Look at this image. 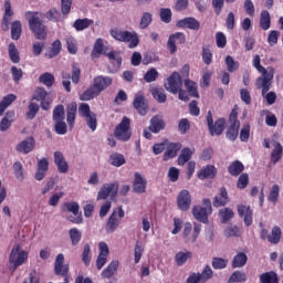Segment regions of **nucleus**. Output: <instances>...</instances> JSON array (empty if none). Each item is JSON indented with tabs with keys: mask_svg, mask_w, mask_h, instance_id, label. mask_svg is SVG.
<instances>
[{
	"mask_svg": "<svg viewBox=\"0 0 283 283\" xmlns=\"http://www.w3.org/2000/svg\"><path fill=\"white\" fill-rule=\"evenodd\" d=\"M113 81L109 76L98 75L94 77L93 85L80 95V101H92V98H96L101 92H105L112 85Z\"/></svg>",
	"mask_w": 283,
	"mask_h": 283,
	"instance_id": "obj_1",
	"label": "nucleus"
},
{
	"mask_svg": "<svg viewBox=\"0 0 283 283\" xmlns=\"http://www.w3.org/2000/svg\"><path fill=\"white\" fill-rule=\"evenodd\" d=\"M271 85H273V71H270L266 77H259L256 80V87L262 88V96L265 98L268 105H274L275 101H277V95L275 92H269L271 90Z\"/></svg>",
	"mask_w": 283,
	"mask_h": 283,
	"instance_id": "obj_2",
	"label": "nucleus"
},
{
	"mask_svg": "<svg viewBox=\"0 0 283 283\" xmlns=\"http://www.w3.org/2000/svg\"><path fill=\"white\" fill-rule=\"evenodd\" d=\"M109 34L113 36V39H115V41H119L120 43H128V48L130 50L138 48V43H140V39L138 38V33H136V31L112 29Z\"/></svg>",
	"mask_w": 283,
	"mask_h": 283,
	"instance_id": "obj_3",
	"label": "nucleus"
},
{
	"mask_svg": "<svg viewBox=\"0 0 283 283\" xmlns=\"http://www.w3.org/2000/svg\"><path fill=\"white\" fill-rule=\"evenodd\" d=\"M28 251L21 250V245L15 243L9 254L10 271L14 273L19 266H23L28 262Z\"/></svg>",
	"mask_w": 283,
	"mask_h": 283,
	"instance_id": "obj_4",
	"label": "nucleus"
},
{
	"mask_svg": "<svg viewBox=\"0 0 283 283\" xmlns=\"http://www.w3.org/2000/svg\"><path fill=\"white\" fill-rule=\"evenodd\" d=\"M25 17L29 21V28L31 32H33L35 39L43 41L45 36H48V32L45 31V25H43L41 19L36 17V13L32 12H27Z\"/></svg>",
	"mask_w": 283,
	"mask_h": 283,
	"instance_id": "obj_5",
	"label": "nucleus"
},
{
	"mask_svg": "<svg viewBox=\"0 0 283 283\" xmlns=\"http://www.w3.org/2000/svg\"><path fill=\"white\" fill-rule=\"evenodd\" d=\"M213 212V208L211 207V200L203 199L202 206H195L192 208V216L195 220L207 224L209 222V216Z\"/></svg>",
	"mask_w": 283,
	"mask_h": 283,
	"instance_id": "obj_6",
	"label": "nucleus"
},
{
	"mask_svg": "<svg viewBox=\"0 0 283 283\" xmlns=\"http://www.w3.org/2000/svg\"><path fill=\"white\" fill-rule=\"evenodd\" d=\"M114 136L124 143L132 138V120L128 117H123L122 122L115 127Z\"/></svg>",
	"mask_w": 283,
	"mask_h": 283,
	"instance_id": "obj_7",
	"label": "nucleus"
},
{
	"mask_svg": "<svg viewBox=\"0 0 283 283\" xmlns=\"http://www.w3.org/2000/svg\"><path fill=\"white\" fill-rule=\"evenodd\" d=\"M78 114L85 118L87 127H90L92 132H96L98 122L96 119V114L90 109V104L82 103L78 107Z\"/></svg>",
	"mask_w": 283,
	"mask_h": 283,
	"instance_id": "obj_8",
	"label": "nucleus"
},
{
	"mask_svg": "<svg viewBox=\"0 0 283 283\" xmlns=\"http://www.w3.org/2000/svg\"><path fill=\"white\" fill-rule=\"evenodd\" d=\"M122 218H125V210H123V207H119L117 210H114L112 212V214L109 216L106 222L107 233H114V231L118 229Z\"/></svg>",
	"mask_w": 283,
	"mask_h": 283,
	"instance_id": "obj_9",
	"label": "nucleus"
},
{
	"mask_svg": "<svg viewBox=\"0 0 283 283\" xmlns=\"http://www.w3.org/2000/svg\"><path fill=\"white\" fill-rule=\"evenodd\" d=\"M165 90L170 94H178V91L182 87V77L180 73L174 72L164 83Z\"/></svg>",
	"mask_w": 283,
	"mask_h": 283,
	"instance_id": "obj_10",
	"label": "nucleus"
},
{
	"mask_svg": "<svg viewBox=\"0 0 283 283\" xmlns=\"http://www.w3.org/2000/svg\"><path fill=\"white\" fill-rule=\"evenodd\" d=\"M230 127L227 132V138L229 140H235L240 130V122L238 120V111L233 109L229 117Z\"/></svg>",
	"mask_w": 283,
	"mask_h": 283,
	"instance_id": "obj_11",
	"label": "nucleus"
},
{
	"mask_svg": "<svg viewBox=\"0 0 283 283\" xmlns=\"http://www.w3.org/2000/svg\"><path fill=\"white\" fill-rule=\"evenodd\" d=\"M118 193V182L103 186L97 195V200H107V198H116Z\"/></svg>",
	"mask_w": 283,
	"mask_h": 283,
	"instance_id": "obj_12",
	"label": "nucleus"
},
{
	"mask_svg": "<svg viewBox=\"0 0 283 283\" xmlns=\"http://www.w3.org/2000/svg\"><path fill=\"white\" fill-rule=\"evenodd\" d=\"M133 105L140 116L147 115V109H149V103L147 102V98H145V95H143V93L139 92L135 95Z\"/></svg>",
	"mask_w": 283,
	"mask_h": 283,
	"instance_id": "obj_13",
	"label": "nucleus"
},
{
	"mask_svg": "<svg viewBox=\"0 0 283 283\" xmlns=\"http://www.w3.org/2000/svg\"><path fill=\"white\" fill-rule=\"evenodd\" d=\"M176 41L180 43V45H184V43H187V38L185 36V33L177 32L175 34L169 35L167 48L170 54H176L178 50V46H176Z\"/></svg>",
	"mask_w": 283,
	"mask_h": 283,
	"instance_id": "obj_14",
	"label": "nucleus"
},
{
	"mask_svg": "<svg viewBox=\"0 0 283 283\" xmlns=\"http://www.w3.org/2000/svg\"><path fill=\"white\" fill-rule=\"evenodd\" d=\"M177 207L180 211H189L191 209V193L189 190H181L177 197Z\"/></svg>",
	"mask_w": 283,
	"mask_h": 283,
	"instance_id": "obj_15",
	"label": "nucleus"
},
{
	"mask_svg": "<svg viewBox=\"0 0 283 283\" xmlns=\"http://www.w3.org/2000/svg\"><path fill=\"white\" fill-rule=\"evenodd\" d=\"M133 191H134V193H146L147 192V179L140 172L134 174Z\"/></svg>",
	"mask_w": 283,
	"mask_h": 283,
	"instance_id": "obj_16",
	"label": "nucleus"
},
{
	"mask_svg": "<svg viewBox=\"0 0 283 283\" xmlns=\"http://www.w3.org/2000/svg\"><path fill=\"white\" fill-rule=\"evenodd\" d=\"M99 254L96 260V266L98 271L103 269L104 264H107V255H109V247H107V243L99 242L98 243Z\"/></svg>",
	"mask_w": 283,
	"mask_h": 283,
	"instance_id": "obj_17",
	"label": "nucleus"
},
{
	"mask_svg": "<svg viewBox=\"0 0 283 283\" xmlns=\"http://www.w3.org/2000/svg\"><path fill=\"white\" fill-rule=\"evenodd\" d=\"M54 163L57 167V171L60 174H67L70 171V165H67V160H65V156H63V153L55 151L54 153Z\"/></svg>",
	"mask_w": 283,
	"mask_h": 283,
	"instance_id": "obj_18",
	"label": "nucleus"
},
{
	"mask_svg": "<svg viewBox=\"0 0 283 283\" xmlns=\"http://www.w3.org/2000/svg\"><path fill=\"white\" fill-rule=\"evenodd\" d=\"M238 214L240 218H244L245 227L253 224V210H251V207L244 205L238 206Z\"/></svg>",
	"mask_w": 283,
	"mask_h": 283,
	"instance_id": "obj_19",
	"label": "nucleus"
},
{
	"mask_svg": "<svg viewBox=\"0 0 283 283\" xmlns=\"http://www.w3.org/2000/svg\"><path fill=\"white\" fill-rule=\"evenodd\" d=\"M177 28L195 30V32H198V30H200V21H198L196 18H185L177 21Z\"/></svg>",
	"mask_w": 283,
	"mask_h": 283,
	"instance_id": "obj_20",
	"label": "nucleus"
},
{
	"mask_svg": "<svg viewBox=\"0 0 283 283\" xmlns=\"http://www.w3.org/2000/svg\"><path fill=\"white\" fill-rule=\"evenodd\" d=\"M148 129L153 134H158V133L163 132V129H165V119H163V117H160L158 115H155L150 119V124H149Z\"/></svg>",
	"mask_w": 283,
	"mask_h": 283,
	"instance_id": "obj_21",
	"label": "nucleus"
},
{
	"mask_svg": "<svg viewBox=\"0 0 283 283\" xmlns=\"http://www.w3.org/2000/svg\"><path fill=\"white\" fill-rule=\"evenodd\" d=\"M20 154H30L34 149V138L28 137L27 139L19 143L15 147Z\"/></svg>",
	"mask_w": 283,
	"mask_h": 283,
	"instance_id": "obj_22",
	"label": "nucleus"
},
{
	"mask_svg": "<svg viewBox=\"0 0 283 283\" xmlns=\"http://www.w3.org/2000/svg\"><path fill=\"white\" fill-rule=\"evenodd\" d=\"M229 202V193L227 188L222 187L220 193L213 198V207H224Z\"/></svg>",
	"mask_w": 283,
	"mask_h": 283,
	"instance_id": "obj_23",
	"label": "nucleus"
},
{
	"mask_svg": "<svg viewBox=\"0 0 283 283\" xmlns=\"http://www.w3.org/2000/svg\"><path fill=\"white\" fill-rule=\"evenodd\" d=\"M78 109V105L76 102L71 103L66 109V123H69L70 127H74V122L76 120V112Z\"/></svg>",
	"mask_w": 283,
	"mask_h": 283,
	"instance_id": "obj_24",
	"label": "nucleus"
},
{
	"mask_svg": "<svg viewBox=\"0 0 283 283\" xmlns=\"http://www.w3.org/2000/svg\"><path fill=\"white\" fill-rule=\"evenodd\" d=\"M253 65L262 74L261 78H266L269 76V72H272V76H275V69L260 65V55H255L253 60Z\"/></svg>",
	"mask_w": 283,
	"mask_h": 283,
	"instance_id": "obj_25",
	"label": "nucleus"
},
{
	"mask_svg": "<svg viewBox=\"0 0 283 283\" xmlns=\"http://www.w3.org/2000/svg\"><path fill=\"white\" fill-rule=\"evenodd\" d=\"M182 146L179 143H171L167 146L166 151L164 154V160H169L171 158H176L178 151Z\"/></svg>",
	"mask_w": 283,
	"mask_h": 283,
	"instance_id": "obj_26",
	"label": "nucleus"
},
{
	"mask_svg": "<svg viewBox=\"0 0 283 283\" xmlns=\"http://www.w3.org/2000/svg\"><path fill=\"white\" fill-rule=\"evenodd\" d=\"M101 54H104V55L107 54V48L103 44L102 39H97L93 46L91 56H92V59H98V56H101Z\"/></svg>",
	"mask_w": 283,
	"mask_h": 283,
	"instance_id": "obj_27",
	"label": "nucleus"
},
{
	"mask_svg": "<svg viewBox=\"0 0 283 283\" xmlns=\"http://www.w3.org/2000/svg\"><path fill=\"white\" fill-rule=\"evenodd\" d=\"M216 174H217L216 168L213 166L209 165V166H206L205 168H202L198 172V178L200 180L211 179V178H216Z\"/></svg>",
	"mask_w": 283,
	"mask_h": 283,
	"instance_id": "obj_28",
	"label": "nucleus"
},
{
	"mask_svg": "<svg viewBox=\"0 0 283 283\" xmlns=\"http://www.w3.org/2000/svg\"><path fill=\"white\" fill-rule=\"evenodd\" d=\"M119 264L120 263L116 260L112 261L109 265L102 272V277H104L105 280H109V277H114V274L116 273V271H118Z\"/></svg>",
	"mask_w": 283,
	"mask_h": 283,
	"instance_id": "obj_29",
	"label": "nucleus"
},
{
	"mask_svg": "<svg viewBox=\"0 0 283 283\" xmlns=\"http://www.w3.org/2000/svg\"><path fill=\"white\" fill-rule=\"evenodd\" d=\"M209 128L211 136H220L224 132V119L220 118Z\"/></svg>",
	"mask_w": 283,
	"mask_h": 283,
	"instance_id": "obj_30",
	"label": "nucleus"
},
{
	"mask_svg": "<svg viewBox=\"0 0 283 283\" xmlns=\"http://www.w3.org/2000/svg\"><path fill=\"white\" fill-rule=\"evenodd\" d=\"M191 251H180L175 255V262L177 266H182L187 262V260H191L192 258Z\"/></svg>",
	"mask_w": 283,
	"mask_h": 283,
	"instance_id": "obj_31",
	"label": "nucleus"
},
{
	"mask_svg": "<svg viewBox=\"0 0 283 283\" xmlns=\"http://www.w3.org/2000/svg\"><path fill=\"white\" fill-rule=\"evenodd\" d=\"M248 260L249 258L243 252H239L232 260V269H242Z\"/></svg>",
	"mask_w": 283,
	"mask_h": 283,
	"instance_id": "obj_32",
	"label": "nucleus"
},
{
	"mask_svg": "<svg viewBox=\"0 0 283 283\" xmlns=\"http://www.w3.org/2000/svg\"><path fill=\"white\" fill-rule=\"evenodd\" d=\"M15 98L17 95L14 94H8L2 98V101L0 102V116H3V112H6V109H8L10 105H12V103H14Z\"/></svg>",
	"mask_w": 283,
	"mask_h": 283,
	"instance_id": "obj_33",
	"label": "nucleus"
},
{
	"mask_svg": "<svg viewBox=\"0 0 283 283\" xmlns=\"http://www.w3.org/2000/svg\"><path fill=\"white\" fill-rule=\"evenodd\" d=\"M150 93L157 103H167V94H165L164 88L153 87Z\"/></svg>",
	"mask_w": 283,
	"mask_h": 283,
	"instance_id": "obj_34",
	"label": "nucleus"
},
{
	"mask_svg": "<svg viewBox=\"0 0 283 283\" xmlns=\"http://www.w3.org/2000/svg\"><path fill=\"white\" fill-rule=\"evenodd\" d=\"M94 24V20H90V19H77L74 24L73 28H75V30H77V32H81L83 30H87V28H90V25Z\"/></svg>",
	"mask_w": 283,
	"mask_h": 283,
	"instance_id": "obj_35",
	"label": "nucleus"
},
{
	"mask_svg": "<svg viewBox=\"0 0 283 283\" xmlns=\"http://www.w3.org/2000/svg\"><path fill=\"white\" fill-rule=\"evenodd\" d=\"M228 171L230 176H240L244 171V165L239 160L233 161L229 167Z\"/></svg>",
	"mask_w": 283,
	"mask_h": 283,
	"instance_id": "obj_36",
	"label": "nucleus"
},
{
	"mask_svg": "<svg viewBox=\"0 0 283 283\" xmlns=\"http://www.w3.org/2000/svg\"><path fill=\"white\" fill-rule=\"evenodd\" d=\"M191 156H193V151L190 148H184L178 157V165L182 167L186 163L191 160Z\"/></svg>",
	"mask_w": 283,
	"mask_h": 283,
	"instance_id": "obj_37",
	"label": "nucleus"
},
{
	"mask_svg": "<svg viewBox=\"0 0 283 283\" xmlns=\"http://www.w3.org/2000/svg\"><path fill=\"white\" fill-rule=\"evenodd\" d=\"M185 87L187 92H189L190 96L195 98H200V94H198V84L191 80H185Z\"/></svg>",
	"mask_w": 283,
	"mask_h": 283,
	"instance_id": "obj_38",
	"label": "nucleus"
},
{
	"mask_svg": "<svg viewBox=\"0 0 283 283\" xmlns=\"http://www.w3.org/2000/svg\"><path fill=\"white\" fill-rule=\"evenodd\" d=\"M261 283H279L277 274L273 271L260 275Z\"/></svg>",
	"mask_w": 283,
	"mask_h": 283,
	"instance_id": "obj_39",
	"label": "nucleus"
},
{
	"mask_svg": "<svg viewBox=\"0 0 283 283\" xmlns=\"http://www.w3.org/2000/svg\"><path fill=\"white\" fill-rule=\"evenodd\" d=\"M109 161L113 167H123V165L126 163V159L124 155L115 153L109 156Z\"/></svg>",
	"mask_w": 283,
	"mask_h": 283,
	"instance_id": "obj_40",
	"label": "nucleus"
},
{
	"mask_svg": "<svg viewBox=\"0 0 283 283\" xmlns=\"http://www.w3.org/2000/svg\"><path fill=\"white\" fill-rule=\"evenodd\" d=\"M53 120H54V123L65 120V107L63 105H57L54 107Z\"/></svg>",
	"mask_w": 283,
	"mask_h": 283,
	"instance_id": "obj_41",
	"label": "nucleus"
},
{
	"mask_svg": "<svg viewBox=\"0 0 283 283\" xmlns=\"http://www.w3.org/2000/svg\"><path fill=\"white\" fill-rule=\"evenodd\" d=\"M282 238V230L280 227H274L272 229L271 235L268 237V242L271 244H277Z\"/></svg>",
	"mask_w": 283,
	"mask_h": 283,
	"instance_id": "obj_42",
	"label": "nucleus"
},
{
	"mask_svg": "<svg viewBox=\"0 0 283 283\" xmlns=\"http://www.w3.org/2000/svg\"><path fill=\"white\" fill-rule=\"evenodd\" d=\"M219 216L221 218V222L223 224H227V222H229V220H232L234 213L231 208H222L219 210Z\"/></svg>",
	"mask_w": 283,
	"mask_h": 283,
	"instance_id": "obj_43",
	"label": "nucleus"
},
{
	"mask_svg": "<svg viewBox=\"0 0 283 283\" xmlns=\"http://www.w3.org/2000/svg\"><path fill=\"white\" fill-rule=\"evenodd\" d=\"M21 32V21H13L11 25V39H13V41H19Z\"/></svg>",
	"mask_w": 283,
	"mask_h": 283,
	"instance_id": "obj_44",
	"label": "nucleus"
},
{
	"mask_svg": "<svg viewBox=\"0 0 283 283\" xmlns=\"http://www.w3.org/2000/svg\"><path fill=\"white\" fill-rule=\"evenodd\" d=\"M260 27L262 30H269V28H271V14L269 11L261 12Z\"/></svg>",
	"mask_w": 283,
	"mask_h": 283,
	"instance_id": "obj_45",
	"label": "nucleus"
},
{
	"mask_svg": "<svg viewBox=\"0 0 283 283\" xmlns=\"http://www.w3.org/2000/svg\"><path fill=\"white\" fill-rule=\"evenodd\" d=\"M229 283H241V282H247V274L244 272H240V271H234L229 280Z\"/></svg>",
	"mask_w": 283,
	"mask_h": 283,
	"instance_id": "obj_46",
	"label": "nucleus"
},
{
	"mask_svg": "<svg viewBox=\"0 0 283 283\" xmlns=\"http://www.w3.org/2000/svg\"><path fill=\"white\" fill-rule=\"evenodd\" d=\"M151 21H154L151 13L144 12L139 22L140 30H147L148 25H151Z\"/></svg>",
	"mask_w": 283,
	"mask_h": 283,
	"instance_id": "obj_47",
	"label": "nucleus"
},
{
	"mask_svg": "<svg viewBox=\"0 0 283 283\" xmlns=\"http://www.w3.org/2000/svg\"><path fill=\"white\" fill-rule=\"evenodd\" d=\"M240 235H241V232H240V228L238 226L230 224L224 230L226 238H240Z\"/></svg>",
	"mask_w": 283,
	"mask_h": 283,
	"instance_id": "obj_48",
	"label": "nucleus"
},
{
	"mask_svg": "<svg viewBox=\"0 0 283 283\" xmlns=\"http://www.w3.org/2000/svg\"><path fill=\"white\" fill-rule=\"evenodd\" d=\"M92 249L90 247V243H86L84 245V250L82 253V262L85 264V266H90V263L92 262Z\"/></svg>",
	"mask_w": 283,
	"mask_h": 283,
	"instance_id": "obj_49",
	"label": "nucleus"
},
{
	"mask_svg": "<svg viewBox=\"0 0 283 283\" xmlns=\"http://www.w3.org/2000/svg\"><path fill=\"white\" fill-rule=\"evenodd\" d=\"M61 53V41L60 40H55L52 43V48L51 50L48 51L46 56L49 59H54V56H57V54Z\"/></svg>",
	"mask_w": 283,
	"mask_h": 283,
	"instance_id": "obj_50",
	"label": "nucleus"
},
{
	"mask_svg": "<svg viewBox=\"0 0 283 283\" xmlns=\"http://www.w3.org/2000/svg\"><path fill=\"white\" fill-rule=\"evenodd\" d=\"M69 235L71 238V242L73 247H76L78 242H81L82 233L78 229L73 228L69 231Z\"/></svg>",
	"mask_w": 283,
	"mask_h": 283,
	"instance_id": "obj_51",
	"label": "nucleus"
},
{
	"mask_svg": "<svg viewBox=\"0 0 283 283\" xmlns=\"http://www.w3.org/2000/svg\"><path fill=\"white\" fill-rule=\"evenodd\" d=\"M66 48L70 54H76V52H78V46H76V39H74V36H66Z\"/></svg>",
	"mask_w": 283,
	"mask_h": 283,
	"instance_id": "obj_52",
	"label": "nucleus"
},
{
	"mask_svg": "<svg viewBox=\"0 0 283 283\" xmlns=\"http://www.w3.org/2000/svg\"><path fill=\"white\" fill-rule=\"evenodd\" d=\"M40 83L46 85V87H52L54 85V75L51 73H44L39 77Z\"/></svg>",
	"mask_w": 283,
	"mask_h": 283,
	"instance_id": "obj_53",
	"label": "nucleus"
},
{
	"mask_svg": "<svg viewBox=\"0 0 283 283\" xmlns=\"http://www.w3.org/2000/svg\"><path fill=\"white\" fill-rule=\"evenodd\" d=\"M277 198H280V186L274 185V186H272V188L270 190V195L268 197V200L270 202H273V205H276Z\"/></svg>",
	"mask_w": 283,
	"mask_h": 283,
	"instance_id": "obj_54",
	"label": "nucleus"
},
{
	"mask_svg": "<svg viewBox=\"0 0 283 283\" xmlns=\"http://www.w3.org/2000/svg\"><path fill=\"white\" fill-rule=\"evenodd\" d=\"M9 56L12 63H19V61H21V57H19V50H17L14 43L9 44Z\"/></svg>",
	"mask_w": 283,
	"mask_h": 283,
	"instance_id": "obj_55",
	"label": "nucleus"
},
{
	"mask_svg": "<svg viewBox=\"0 0 283 283\" xmlns=\"http://www.w3.org/2000/svg\"><path fill=\"white\" fill-rule=\"evenodd\" d=\"M199 276L201 277V283L209 282L213 277V270H211V266L206 265Z\"/></svg>",
	"mask_w": 283,
	"mask_h": 283,
	"instance_id": "obj_56",
	"label": "nucleus"
},
{
	"mask_svg": "<svg viewBox=\"0 0 283 283\" xmlns=\"http://www.w3.org/2000/svg\"><path fill=\"white\" fill-rule=\"evenodd\" d=\"M229 264V260L222 258H213L212 259V268L216 270L227 269Z\"/></svg>",
	"mask_w": 283,
	"mask_h": 283,
	"instance_id": "obj_57",
	"label": "nucleus"
},
{
	"mask_svg": "<svg viewBox=\"0 0 283 283\" xmlns=\"http://www.w3.org/2000/svg\"><path fill=\"white\" fill-rule=\"evenodd\" d=\"M283 147L282 144L276 143L274 149L272 150V161L275 164L282 158Z\"/></svg>",
	"mask_w": 283,
	"mask_h": 283,
	"instance_id": "obj_58",
	"label": "nucleus"
},
{
	"mask_svg": "<svg viewBox=\"0 0 283 283\" xmlns=\"http://www.w3.org/2000/svg\"><path fill=\"white\" fill-rule=\"evenodd\" d=\"M156 78H158V71L155 67L148 70L144 75V81L146 83H154Z\"/></svg>",
	"mask_w": 283,
	"mask_h": 283,
	"instance_id": "obj_59",
	"label": "nucleus"
},
{
	"mask_svg": "<svg viewBox=\"0 0 283 283\" xmlns=\"http://www.w3.org/2000/svg\"><path fill=\"white\" fill-rule=\"evenodd\" d=\"M135 264H138V262H140V259L143 258V253L145 251V249L143 248V242L137 241L135 244Z\"/></svg>",
	"mask_w": 283,
	"mask_h": 283,
	"instance_id": "obj_60",
	"label": "nucleus"
},
{
	"mask_svg": "<svg viewBox=\"0 0 283 283\" xmlns=\"http://www.w3.org/2000/svg\"><path fill=\"white\" fill-rule=\"evenodd\" d=\"M36 114H39V104L31 102L29 104V112L27 113V118L32 120Z\"/></svg>",
	"mask_w": 283,
	"mask_h": 283,
	"instance_id": "obj_61",
	"label": "nucleus"
},
{
	"mask_svg": "<svg viewBox=\"0 0 283 283\" xmlns=\"http://www.w3.org/2000/svg\"><path fill=\"white\" fill-rule=\"evenodd\" d=\"M160 19L164 23H171V9L161 8L160 9Z\"/></svg>",
	"mask_w": 283,
	"mask_h": 283,
	"instance_id": "obj_62",
	"label": "nucleus"
},
{
	"mask_svg": "<svg viewBox=\"0 0 283 283\" xmlns=\"http://www.w3.org/2000/svg\"><path fill=\"white\" fill-rule=\"evenodd\" d=\"M13 171L18 180H23V165L21 164V161H15L13 164Z\"/></svg>",
	"mask_w": 283,
	"mask_h": 283,
	"instance_id": "obj_63",
	"label": "nucleus"
},
{
	"mask_svg": "<svg viewBox=\"0 0 283 283\" xmlns=\"http://www.w3.org/2000/svg\"><path fill=\"white\" fill-rule=\"evenodd\" d=\"M226 64L228 67V72H235V70H238V67H240V64L235 61H233V57L231 55H228L226 57Z\"/></svg>",
	"mask_w": 283,
	"mask_h": 283,
	"instance_id": "obj_64",
	"label": "nucleus"
}]
</instances>
